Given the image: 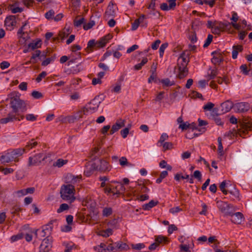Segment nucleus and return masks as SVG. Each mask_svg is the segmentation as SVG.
<instances>
[{
  "label": "nucleus",
  "mask_w": 252,
  "mask_h": 252,
  "mask_svg": "<svg viewBox=\"0 0 252 252\" xmlns=\"http://www.w3.org/2000/svg\"><path fill=\"white\" fill-rule=\"evenodd\" d=\"M189 51H185L183 52L178 60V76L179 79H183L187 76L188 74V69L187 66L189 62Z\"/></svg>",
  "instance_id": "f257e3e1"
},
{
  "label": "nucleus",
  "mask_w": 252,
  "mask_h": 252,
  "mask_svg": "<svg viewBox=\"0 0 252 252\" xmlns=\"http://www.w3.org/2000/svg\"><path fill=\"white\" fill-rule=\"evenodd\" d=\"M75 188L71 184L63 185L60 190L61 198L64 201L71 203L75 200L74 196Z\"/></svg>",
  "instance_id": "f03ea898"
},
{
  "label": "nucleus",
  "mask_w": 252,
  "mask_h": 252,
  "mask_svg": "<svg viewBox=\"0 0 252 252\" xmlns=\"http://www.w3.org/2000/svg\"><path fill=\"white\" fill-rule=\"evenodd\" d=\"M10 105L13 112L16 114L19 112H24L27 110L25 102L21 99L18 96H13L10 98Z\"/></svg>",
  "instance_id": "7ed1b4c3"
},
{
  "label": "nucleus",
  "mask_w": 252,
  "mask_h": 252,
  "mask_svg": "<svg viewBox=\"0 0 252 252\" xmlns=\"http://www.w3.org/2000/svg\"><path fill=\"white\" fill-rule=\"evenodd\" d=\"M217 204L219 211L224 217L231 215L232 213L236 211L235 207L233 205L229 204L227 202L218 201Z\"/></svg>",
  "instance_id": "20e7f679"
},
{
  "label": "nucleus",
  "mask_w": 252,
  "mask_h": 252,
  "mask_svg": "<svg viewBox=\"0 0 252 252\" xmlns=\"http://www.w3.org/2000/svg\"><path fill=\"white\" fill-rule=\"evenodd\" d=\"M46 158L47 156L43 153H39L35 155L33 157H30L28 159V166H32L41 164Z\"/></svg>",
  "instance_id": "39448f33"
},
{
  "label": "nucleus",
  "mask_w": 252,
  "mask_h": 252,
  "mask_svg": "<svg viewBox=\"0 0 252 252\" xmlns=\"http://www.w3.org/2000/svg\"><path fill=\"white\" fill-rule=\"evenodd\" d=\"M92 166L96 170L101 172H105L110 170V166L107 161L103 159H99L92 164Z\"/></svg>",
  "instance_id": "423d86ee"
},
{
  "label": "nucleus",
  "mask_w": 252,
  "mask_h": 252,
  "mask_svg": "<svg viewBox=\"0 0 252 252\" xmlns=\"http://www.w3.org/2000/svg\"><path fill=\"white\" fill-rule=\"evenodd\" d=\"M100 103V102H96L95 98L86 105L85 108L87 110L88 115L95 112L97 110Z\"/></svg>",
  "instance_id": "0eeeda50"
},
{
  "label": "nucleus",
  "mask_w": 252,
  "mask_h": 252,
  "mask_svg": "<svg viewBox=\"0 0 252 252\" xmlns=\"http://www.w3.org/2000/svg\"><path fill=\"white\" fill-rule=\"evenodd\" d=\"M229 216L231 217V222L235 224H241L244 220L243 215L240 212H234L231 215H229Z\"/></svg>",
  "instance_id": "6e6552de"
},
{
  "label": "nucleus",
  "mask_w": 252,
  "mask_h": 252,
  "mask_svg": "<svg viewBox=\"0 0 252 252\" xmlns=\"http://www.w3.org/2000/svg\"><path fill=\"white\" fill-rule=\"evenodd\" d=\"M234 109L237 112L243 113L247 111L249 109V106L248 103L239 102L234 105Z\"/></svg>",
  "instance_id": "1a4fd4ad"
},
{
  "label": "nucleus",
  "mask_w": 252,
  "mask_h": 252,
  "mask_svg": "<svg viewBox=\"0 0 252 252\" xmlns=\"http://www.w3.org/2000/svg\"><path fill=\"white\" fill-rule=\"evenodd\" d=\"M52 247L51 241L48 238L44 239L40 246V252H48Z\"/></svg>",
  "instance_id": "9d476101"
},
{
  "label": "nucleus",
  "mask_w": 252,
  "mask_h": 252,
  "mask_svg": "<svg viewBox=\"0 0 252 252\" xmlns=\"http://www.w3.org/2000/svg\"><path fill=\"white\" fill-rule=\"evenodd\" d=\"M15 120L20 121V120L16 117V115L13 113H9L6 118H2L0 120V123L1 124H5L9 122H12Z\"/></svg>",
  "instance_id": "9b49d317"
},
{
  "label": "nucleus",
  "mask_w": 252,
  "mask_h": 252,
  "mask_svg": "<svg viewBox=\"0 0 252 252\" xmlns=\"http://www.w3.org/2000/svg\"><path fill=\"white\" fill-rule=\"evenodd\" d=\"M220 106L222 113H225L229 112L234 107V105L232 101L227 100L222 103Z\"/></svg>",
  "instance_id": "f8f14e48"
},
{
  "label": "nucleus",
  "mask_w": 252,
  "mask_h": 252,
  "mask_svg": "<svg viewBox=\"0 0 252 252\" xmlns=\"http://www.w3.org/2000/svg\"><path fill=\"white\" fill-rule=\"evenodd\" d=\"M5 25L6 27L12 29L13 26H15L16 24L15 16L11 15L7 17L4 21Z\"/></svg>",
  "instance_id": "ddd939ff"
},
{
  "label": "nucleus",
  "mask_w": 252,
  "mask_h": 252,
  "mask_svg": "<svg viewBox=\"0 0 252 252\" xmlns=\"http://www.w3.org/2000/svg\"><path fill=\"white\" fill-rule=\"evenodd\" d=\"M111 38L112 36L109 34L102 37L96 42V47L101 48L104 47Z\"/></svg>",
  "instance_id": "4468645a"
},
{
  "label": "nucleus",
  "mask_w": 252,
  "mask_h": 252,
  "mask_svg": "<svg viewBox=\"0 0 252 252\" xmlns=\"http://www.w3.org/2000/svg\"><path fill=\"white\" fill-rule=\"evenodd\" d=\"M25 152V149L24 148H19L14 149L10 153L12 157H13V159L15 161H17V158L22 156L23 153Z\"/></svg>",
  "instance_id": "2eb2a0df"
},
{
  "label": "nucleus",
  "mask_w": 252,
  "mask_h": 252,
  "mask_svg": "<svg viewBox=\"0 0 252 252\" xmlns=\"http://www.w3.org/2000/svg\"><path fill=\"white\" fill-rule=\"evenodd\" d=\"M212 55L213 56V57L211 61L214 64L220 63L223 61L222 55L220 53L214 51L212 53Z\"/></svg>",
  "instance_id": "dca6fc26"
},
{
  "label": "nucleus",
  "mask_w": 252,
  "mask_h": 252,
  "mask_svg": "<svg viewBox=\"0 0 252 252\" xmlns=\"http://www.w3.org/2000/svg\"><path fill=\"white\" fill-rule=\"evenodd\" d=\"M120 122H116L114 125H113L112 126L111 129L110 130V134H113L115 132L119 130L122 127L125 126V120H120Z\"/></svg>",
  "instance_id": "f3484780"
},
{
  "label": "nucleus",
  "mask_w": 252,
  "mask_h": 252,
  "mask_svg": "<svg viewBox=\"0 0 252 252\" xmlns=\"http://www.w3.org/2000/svg\"><path fill=\"white\" fill-rule=\"evenodd\" d=\"M228 193L230 194V198L231 200L235 201L236 200L239 201L240 200V193L239 190L235 188L228 191Z\"/></svg>",
  "instance_id": "a211bd4d"
},
{
  "label": "nucleus",
  "mask_w": 252,
  "mask_h": 252,
  "mask_svg": "<svg viewBox=\"0 0 252 252\" xmlns=\"http://www.w3.org/2000/svg\"><path fill=\"white\" fill-rule=\"evenodd\" d=\"M118 185L116 186H114V189L111 190L112 193H113V195H119L125 190V188L123 184L120 183H118Z\"/></svg>",
  "instance_id": "6ab92c4d"
},
{
  "label": "nucleus",
  "mask_w": 252,
  "mask_h": 252,
  "mask_svg": "<svg viewBox=\"0 0 252 252\" xmlns=\"http://www.w3.org/2000/svg\"><path fill=\"white\" fill-rule=\"evenodd\" d=\"M224 82L225 84H228L229 80H212L210 82V86L214 89H215L217 87V83L219 84H222Z\"/></svg>",
  "instance_id": "aec40b11"
},
{
  "label": "nucleus",
  "mask_w": 252,
  "mask_h": 252,
  "mask_svg": "<svg viewBox=\"0 0 252 252\" xmlns=\"http://www.w3.org/2000/svg\"><path fill=\"white\" fill-rule=\"evenodd\" d=\"M113 8V5H108L104 15V18L106 19V20H107L109 18L113 17L114 16L115 12Z\"/></svg>",
  "instance_id": "412c9836"
},
{
  "label": "nucleus",
  "mask_w": 252,
  "mask_h": 252,
  "mask_svg": "<svg viewBox=\"0 0 252 252\" xmlns=\"http://www.w3.org/2000/svg\"><path fill=\"white\" fill-rule=\"evenodd\" d=\"M115 245H116V248L117 249V252L122 251H126L129 249L128 246L125 243L120 242L116 243Z\"/></svg>",
  "instance_id": "4be33fe9"
},
{
  "label": "nucleus",
  "mask_w": 252,
  "mask_h": 252,
  "mask_svg": "<svg viewBox=\"0 0 252 252\" xmlns=\"http://www.w3.org/2000/svg\"><path fill=\"white\" fill-rule=\"evenodd\" d=\"M71 31L69 27H65L59 33V35L62 40H63L71 33Z\"/></svg>",
  "instance_id": "5701e85b"
},
{
  "label": "nucleus",
  "mask_w": 252,
  "mask_h": 252,
  "mask_svg": "<svg viewBox=\"0 0 252 252\" xmlns=\"http://www.w3.org/2000/svg\"><path fill=\"white\" fill-rule=\"evenodd\" d=\"M159 83L162 85L163 89H166L170 86H171L175 84L174 81H170V80H158Z\"/></svg>",
  "instance_id": "b1692460"
},
{
  "label": "nucleus",
  "mask_w": 252,
  "mask_h": 252,
  "mask_svg": "<svg viewBox=\"0 0 252 252\" xmlns=\"http://www.w3.org/2000/svg\"><path fill=\"white\" fill-rule=\"evenodd\" d=\"M243 49L242 45H234L233 46V51L232 52V58L235 59L237 58L238 51L241 52Z\"/></svg>",
  "instance_id": "393cba45"
},
{
  "label": "nucleus",
  "mask_w": 252,
  "mask_h": 252,
  "mask_svg": "<svg viewBox=\"0 0 252 252\" xmlns=\"http://www.w3.org/2000/svg\"><path fill=\"white\" fill-rule=\"evenodd\" d=\"M0 160L2 161V162L8 163L13 160V159L10 153L8 152L5 154L4 155L1 156L0 157Z\"/></svg>",
  "instance_id": "a878e982"
},
{
  "label": "nucleus",
  "mask_w": 252,
  "mask_h": 252,
  "mask_svg": "<svg viewBox=\"0 0 252 252\" xmlns=\"http://www.w3.org/2000/svg\"><path fill=\"white\" fill-rule=\"evenodd\" d=\"M158 204V201L151 200L148 203L145 204L143 205V209L145 210H149L153 207L156 206Z\"/></svg>",
  "instance_id": "bb28decb"
},
{
  "label": "nucleus",
  "mask_w": 252,
  "mask_h": 252,
  "mask_svg": "<svg viewBox=\"0 0 252 252\" xmlns=\"http://www.w3.org/2000/svg\"><path fill=\"white\" fill-rule=\"evenodd\" d=\"M194 246L193 242L190 245H180V248L181 252H190V249H192Z\"/></svg>",
  "instance_id": "cd10ccee"
},
{
  "label": "nucleus",
  "mask_w": 252,
  "mask_h": 252,
  "mask_svg": "<svg viewBox=\"0 0 252 252\" xmlns=\"http://www.w3.org/2000/svg\"><path fill=\"white\" fill-rule=\"evenodd\" d=\"M68 182L69 184H74L80 181V178L79 176H74L71 174L68 175L67 176Z\"/></svg>",
  "instance_id": "c85d7f7f"
},
{
  "label": "nucleus",
  "mask_w": 252,
  "mask_h": 252,
  "mask_svg": "<svg viewBox=\"0 0 252 252\" xmlns=\"http://www.w3.org/2000/svg\"><path fill=\"white\" fill-rule=\"evenodd\" d=\"M18 5V3H15L14 4L10 5L9 8L13 13H21L23 11L22 8H20L18 6H16Z\"/></svg>",
  "instance_id": "c756f323"
},
{
  "label": "nucleus",
  "mask_w": 252,
  "mask_h": 252,
  "mask_svg": "<svg viewBox=\"0 0 252 252\" xmlns=\"http://www.w3.org/2000/svg\"><path fill=\"white\" fill-rule=\"evenodd\" d=\"M41 41L37 40L36 41H33L32 42L28 44L29 48H31L32 50H34L36 48H38L41 46Z\"/></svg>",
  "instance_id": "7c9ffc66"
},
{
  "label": "nucleus",
  "mask_w": 252,
  "mask_h": 252,
  "mask_svg": "<svg viewBox=\"0 0 252 252\" xmlns=\"http://www.w3.org/2000/svg\"><path fill=\"white\" fill-rule=\"evenodd\" d=\"M230 26V23L226 22L224 23L220 22L218 23L217 26H216V27L218 28V29H219V30H220V31L221 32L224 30L225 29H226Z\"/></svg>",
  "instance_id": "2f4dec72"
},
{
  "label": "nucleus",
  "mask_w": 252,
  "mask_h": 252,
  "mask_svg": "<svg viewBox=\"0 0 252 252\" xmlns=\"http://www.w3.org/2000/svg\"><path fill=\"white\" fill-rule=\"evenodd\" d=\"M68 162L66 159H63L62 158H59L57 160L56 162L53 163V166L58 167H61L63 165L66 164Z\"/></svg>",
  "instance_id": "473e14b6"
},
{
  "label": "nucleus",
  "mask_w": 252,
  "mask_h": 252,
  "mask_svg": "<svg viewBox=\"0 0 252 252\" xmlns=\"http://www.w3.org/2000/svg\"><path fill=\"white\" fill-rule=\"evenodd\" d=\"M190 129L191 130V132H192L194 129L197 130L198 131L201 132L202 133H203L206 131V128L205 127L198 128L196 124L194 123L190 124L189 130H190Z\"/></svg>",
  "instance_id": "72a5a7b5"
},
{
  "label": "nucleus",
  "mask_w": 252,
  "mask_h": 252,
  "mask_svg": "<svg viewBox=\"0 0 252 252\" xmlns=\"http://www.w3.org/2000/svg\"><path fill=\"white\" fill-rule=\"evenodd\" d=\"M218 74V71L217 68H209L208 71V76L211 79H213L217 76Z\"/></svg>",
  "instance_id": "f704fd0d"
},
{
  "label": "nucleus",
  "mask_w": 252,
  "mask_h": 252,
  "mask_svg": "<svg viewBox=\"0 0 252 252\" xmlns=\"http://www.w3.org/2000/svg\"><path fill=\"white\" fill-rule=\"evenodd\" d=\"M76 115H78L79 116V120L81 118H82L83 115H88V113L87 111V110L85 108V106L82 107L80 110L77 111L75 113Z\"/></svg>",
  "instance_id": "c9c22d12"
},
{
  "label": "nucleus",
  "mask_w": 252,
  "mask_h": 252,
  "mask_svg": "<svg viewBox=\"0 0 252 252\" xmlns=\"http://www.w3.org/2000/svg\"><path fill=\"white\" fill-rule=\"evenodd\" d=\"M161 145L163 147V151L171 150L173 148V144L171 142H165Z\"/></svg>",
  "instance_id": "e433bc0d"
},
{
  "label": "nucleus",
  "mask_w": 252,
  "mask_h": 252,
  "mask_svg": "<svg viewBox=\"0 0 252 252\" xmlns=\"http://www.w3.org/2000/svg\"><path fill=\"white\" fill-rule=\"evenodd\" d=\"M221 138L219 137L218 138V154L220 156H222L223 155V146L221 142Z\"/></svg>",
  "instance_id": "4c0bfd02"
},
{
  "label": "nucleus",
  "mask_w": 252,
  "mask_h": 252,
  "mask_svg": "<svg viewBox=\"0 0 252 252\" xmlns=\"http://www.w3.org/2000/svg\"><path fill=\"white\" fill-rule=\"evenodd\" d=\"M122 85V82L119 81L116 84L115 86H114L111 91L114 93H119L121 90Z\"/></svg>",
  "instance_id": "58836bf2"
},
{
  "label": "nucleus",
  "mask_w": 252,
  "mask_h": 252,
  "mask_svg": "<svg viewBox=\"0 0 252 252\" xmlns=\"http://www.w3.org/2000/svg\"><path fill=\"white\" fill-rule=\"evenodd\" d=\"M148 59L147 58H143L141 62L134 65V68L135 70H140L142 67L147 63Z\"/></svg>",
  "instance_id": "ea45409f"
},
{
  "label": "nucleus",
  "mask_w": 252,
  "mask_h": 252,
  "mask_svg": "<svg viewBox=\"0 0 252 252\" xmlns=\"http://www.w3.org/2000/svg\"><path fill=\"white\" fill-rule=\"evenodd\" d=\"M37 142L35 141L34 139H32L30 141L27 143L25 147L26 148H29V149H31L35 147L37 145Z\"/></svg>",
  "instance_id": "a19ab883"
},
{
  "label": "nucleus",
  "mask_w": 252,
  "mask_h": 252,
  "mask_svg": "<svg viewBox=\"0 0 252 252\" xmlns=\"http://www.w3.org/2000/svg\"><path fill=\"white\" fill-rule=\"evenodd\" d=\"M168 175V172L167 171H162L159 175L158 178L156 180V183L158 184H159L162 182V180L165 178Z\"/></svg>",
  "instance_id": "79ce46f5"
},
{
  "label": "nucleus",
  "mask_w": 252,
  "mask_h": 252,
  "mask_svg": "<svg viewBox=\"0 0 252 252\" xmlns=\"http://www.w3.org/2000/svg\"><path fill=\"white\" fill-rule=\"evenodd\" d=\"M157 64H153L152 66L151 70L152 71V74L151 75L149 79H156L157 78V74L156 73Z\"/></svg>",
  "instance_id": "37998d69"
},
{
  "label": "nucleus",
  "mask_w": 252,
  "mask_h": 252,
  "mask_svg": "<svg viewBox=\"0 0 252 252\" xmlns=\"http://www.w3.org/2000/svg\"><path fill=\"white\" fill-rule=\"evenodd\" d=\"M169 138L168 135L165 133H163L161 134L159 140L158 142V144H160V145L164 143V141L167 140Z\"/></svg>",
  "instance_id": "c03bdc74"
},
{
  "label": "nucleus",
  "mask_w": 252,
  "mask_h": 252,
  "mask_svg": "<svg viewBox=\"0 0 252 252\" xmlns=\"http://www.w3.org/2000/svg\"><path fill=\"white\" fill-rule=\"evenodd\" d=\"M168 43L165 42L161 44V45L160 46L159 50V56L160 57H162L163 56L164 52L165 50L166 49V48L168 47Z\"/></svg>",
  "instance_id": "a18cd8bd"
},
{
  "label": "nucleus",
  "mask_w": 252,
  "mask_h": 252,
  "mask_svg": "<svg viewBox=\"0 0 252 252\" xmlns=\"http://www.w3.org/2000/svg\"><path fill=\"white\" fill-rule=\"evenodd\" d=\"M119 162L120 165L123 167L130 165V164L127 161L126 158L125 157H123L119 159Z\"/></svg>",
  "instance_id": "49530a36"
},
{
  "label": "nucleus",
  "mask_w": 252,
  "mask_h": 252,
  "mask_svg": "<svg viewBox=\"0 0 252 252\" xmlns=\"http://www.w3.org/2000/svg\"><path fill=\"white\" fill-rule=\"evenodd\" d=\"M69 209V206L67 204L63 203L62 204L59 208L57 210V213H60L64 211L67 210Z\"/></svg>",
  "instance_id": "de8ad7c7"
},
{
  "label": "nucleus",
  "mask_w": 252,
  "mask_h": 252,
  "mask_svg": "<svg viewBox=\"0 0 252 252\" xmlns=\"http://www.w3.org/2000/svg\"><path fill=\"white\" fill-rule=\"evenodd\" d=\"M128 126H129L128 127H126L121 131V134L124 138H126L129 133V131L130 127H131V125H129Z\"/></svg>",
  "instance_id": "09e8293b"
},
{
  "label": "nucleus",
  "mask_w": 252,
  "mask_h": 252,
  "mask_svg": "<svg viewBox=\"0 0 252 252\" xmlns=\"http://www.w3.org/2000/svg\"><path fill=\"white\" fill-rule=\"evenodd\" d=\"M156 241L157 242V243L158 244V245L159 244H160L163 242L166 243L167 241V238L163 236L159 235L156 237Z\"/></svg>",
  "instance_id": "8fccbe9b"
},
{
  "label": "nucleus",
  "mask_w": 252,
  "mask_h": 252,
  "mask_svg": "<svg viewBox=\"0 0 252 252\" xmlns=\"http://www.w3.org/2000/svg\"><path fill=\"white\" fill-rule=\"evenodd\" d=\"M79 120V116L75 114L73 115L68 116L67 121L68 123H73Z\"/></svg>",
  "instance_id": "3c124183"
},
{
  "label": "nucleus",
  "mask_w": 252,
  "mask_h": 252,
  "mask_svg": "<svg viewBox=\"0 0 252 252\" xmlns=\"http://www.w3.org/2000/svg\"><path fill=\"white\" fill-rule=\"evenodd\" d=\"M240 69L243 74L245 75H248L250 71V69H248V67L246 64H242L240 67Z\"/></svg>",
  "instance_id": "603ef678"
},
{
  "label": "nucleus",
  "mask_w": 252,
  "mask_h": 252,
  "mask_svg": "<svg viewBox=\"0 0 252 252\" xmlns=\"http://www.w3.org/2000/svg\"><path fill=\"white\" fill-rule=\"evenodd\" d=\"M31 95L35 99H39L43 97L42 93L36 91H33Z\"/></svg>",
  "instance_id": "864d4df0"
},
{
  "label": "nucleus",
  "mask_w": 252,
  "mask_h": 252,
  "mask_svg": "<svg viewBox=\"0 0 252 252\" xmlns=\"http://www.w3.org/2000/svg\"><path fill=\"white\" fill-rule=\"evenodd\" d=\"M112 210L111 208H105L102 211V214L104 217H108L111 215Z\"/></svg>",
  "instance_id": "5fc2aeb1"
},
{
  "label": "nucleus",
  "mask_w": 252,
  "mask_h": 252,
  "mask_svg": "<svg viewBox=\"0 0 252 252\" xmlns=\"http://www.w3.org/2000/svg\"><path fill=\"white\" fill-rule=\"evenodd\" d=\"M94 47H96V42L94 39H92L88 42L87 48L88 50H90V51H92L91 48Z\"/></svg>",
  "instance_id": "6e6d98bb"
},
{
  "label": "nucleus",
  "mask_w": 252,
  "mask_h": 252,
  "mask_svg": "<svg viewBox=\"0 0 252 252\" xmlns=\"http://www.w3.org/2000/svg\"><path fill=\"white\" fill-rule=\"evenodd\" d=\"M214 105V103L209 102L204 105L203 108L205 111H210L213 108Z\"/></svg>",
  "instance_id": "4d7b16f0"
},
{
  "label": "nucleus",
  "mask_w": 252,
  "mask_h": 252,
  "mask_svg": "<svg viewBox=\"0 0 252 252\" xmlns=\"http://www.w3.org/2000/svg\"><path fill=\"white\" fill-rule=\"evenodd\" d=\"M37 117L32 114H29L26 115V119L27 121L33 122L36 120Z\"/></svg>",
  "instance_id": "13d9d810"
},
{
  "label": "nucleus",
  "mask_w": 252,
  "mask_h": 252,
  "mask_svg": "<svg viewBox=\"0 0 252 252\" xmlns=\"http://www.w3.org/2000/svg\"><path fill=\"white\" fill-rule=\"evenodd\" d=\"M131 247L133 249L136 250H140L145 247V245L142 243H139L136 244H132Z\"/></svg>",
  "instance_id": "bf43d9fd"
},
{
  "label": "nucleus",
  "mask_w": 252,
  "mask_h": 252,
  "mask_svg": "<svg viewBox=\"0 0 252 252\" xmlns=\"http://www.w3.org/2000/svg\"><path fill=\"white\" fill-rule=\"evenodd\" d=\"M94 24L95 23L94 21H91L87 24H85L83 25V28L85 30H88L92 28L94 25Z\"/></svg>",
  "instance_id": "052dcab7"
},
{
  "label": "nucleus",
  "mask_w": 252,
  "mask_h": 252,
  "mask_svg": "<svg viewBox=\"0 0 252 252\" xmlns=\"http://www.w3.org/2000/svg\"><path fill=\"white\" fill-rule=\"evenodd\" d=\"M213 39V35L211 34H209L208 35L207 38L205 42V43L203 45V47L204 48H206L208 47L209 44L211 43Z\"/></svg>",
  "instance_id": "680f3d73"
},
{
  "label": "nucleus",
  "mask_w": 252,
  "mask_h": 252,
  "mask_svg": "<svg viewBox=\"0 0 252 252\" xmlns=\"http://www.w3.org/2000/svg\"><path fill=\"white\" fill-rule=\"evenodd\" d=\"M189 126L190 124L189 123H183L182 124H180L179 128H181L182 130H184L189 128Z\"/></svg>",
  "instance_id": "e2e57ef3"
},
{
  "label": "nucleus",
  "mask_w": 252,
  "mask_h": 252,
  "mask_svg": "<svg viewBox=\"0 0 252 252\" xmlns=\"http://www.w3.org/2000/svg\"><path fill=\"white\" fill-rule=\"evenodd\" d=\"M55 58L51 57V58H48L44 60L41 64L43 66H47L51 62L53 61L54 60Z\"/></svg>",
  "instance_id": "0e129e2a"
},
{
  "label": "nucleus",
  "mask_w": 252,
  "mask_h": 252,
  "mask_svg": "<svg viewBox=\"0 0 252 252\" xmlns=\"http://www.w3.org/2000/svg\"><path fill=\"white\" fill-rule=\"evenodd\" d=\"M84 18H82L79 20H75L74 21V25L75 27H80L84 22Z\"/></svg>",
  "instance_id": "69168bd1"
},
{
  "label": "nucleus",
  "mask_w": 252,
  "mask_h": 252,
  "mask_svg": "<svg viewBox=\"0 0 252 252\" xmlns=\"http://www.w3.org/2000/svg\"><path fill=\"white\" fill-rule=\"evenodd\" d=\"M55 12L53 10L51 9L47 12L45 14V16L47 19H49L52 18V17L54 15Z\"/></svg>",
  "instance_id": "338daca9"
},
{
  "label": "nucleus",
  "mask_w": 252,
  "mask_h": 252,
  "mask_svg": "<svg viewBox=\"0 0 252 252\" xmlns=\"http://www.w3.org/2000/svg\"><path fill=\"white\" fill-rule=\"evenodd\" d=\"M106 251L109 252H117V249L115 247L113 246L112 244H109L106 248Z\"/></svg>",
  "instance_id": "774afa93"
}]
</instances>
